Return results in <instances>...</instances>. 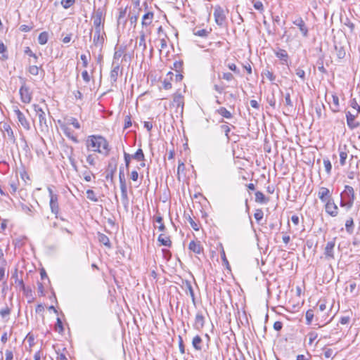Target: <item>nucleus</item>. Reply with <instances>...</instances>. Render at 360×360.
Segmentation results:
<instances>
[{"mask_svg": "<svg viewBox=\"0 0 360 360\" xmlns=\"http://www.w3.org/2000/svg\"><path fill=\"white\" fill-rule=\"evenodd\" d=\"M88 150L108 155L110 150L108 141L103 136L98 135L89 136L86 141Z\"/></svg>", "mask_w": 360, "mask_h": 360, "instance_id": "1", "label": "nucleus"}, {"mask_svg": "<svg viewBox=\"0 0 360 360\" xmlns=\"http://www.w3.org/2000/svg\"><path fill=\"white\" fill-rule=\"evenodd\" d=\"M106 3L103 7H99L92 14L91 19L93 20L94 28H104L105 15H106Z\"/></svg>", "mask_w": 360, "mask_h": 360, "instance_id": "2", "label": "nucleus"}, {"mask_svg": "<svg viewBox=\"0 0 360 360\" xmlns=\"http://www.w3.org/2000/svg\"><path fill=\"white\" fill-rule=\"evenodd\" d=\"M341 196L342 200L340 202V205L342 207H347L348 209L351 208L354 200V188L350 186H345V190L342 193Z\"/></svg>", "mask_w": 360, "mask_h": 360, "instance_id": "3", "label": "nucleus"}, {"mask_svg": "<svg viewBox=\"0 0 360 360\" xmlns=\"http://www.w3.org/2000/svg\"><path fill=\"white\" fill-rule=\"evenodd\" d=\"M32 108L38 117L41 131L47 130L48 124L44 110L38 104H33Z\"/></svg>", "mask_w": 360, "mask_h": 360, "instance_id": "4", "label": "nucleus"}, {"mask_svg": "<svg viewBox=\"0 0 360 360\" xmlns=\"http://www.w3.org/2000/svg\"><path fill=\"white\" fill-rule=\"evenodd\" d=\"M93 44L95 46L102 48L106 37L104 28H94Z\"/></svg>", "mask_w": 360, "mask_h": 360, "instance_id": "5", "label": "nucleus"}, {"mask_svg": "<svg viewBox=\"0 0 360 360\" xmlns=\"http://www.w3.org/2000/svg\"><path fill=\"white\" fill-rule=\"evenodd\" d=\"M21 101L24 103H30L32 101V94L30 88L25 84L21 86L20 91Z\"/></svg>", "mask_w": 360, "mask_h": 360, "instance_id": "6", "label": "nucleus"}, {"mask_svg": "<svg viewBox=\"0 0 360 360\" xmlns=\"http://www.w3.org/2000/svg\"><path fill=\"white\" fill-rule=\"evenodd\" d=\"M49 196H50V208L51 212L55 214H58L59 212V205H58V195L55 193H53L51 188H48Z\"/></svg>", "mask_w": 360, "mask_h": 360, "instance_id": "7", "label": "nucleus"}, {"mask_svg": "<svg viewBox=\"0 0 360 360\" xmlns=\"http://www.w3.org/2000/svg\"><path fill=\"white\" fill-rule=\"evenodd\" d=\"M172 105L176 108V112L183 113L184 102V97L181 94L176 93L174 94Z\"/></svg>", "mask_w": 360, "mask_h": 360, "instance_id": "8", "label": "nucleus"}, {"mask_svg": "<svg viewBox=\"0 0 360 360\" xmlns=\"http://www.w3.org/2000/svg\"><path fill=\"white\" fill-rule=\"evenodd\" d=\"M214 17L215 22L218 25H222L224 24L226 19V16L224 14V9L221 6H215L214 11Z\"/></svg>", "mask_w": 360, "mask_h": 360, "instance_id": "9", "label": "nucleus"}, {"mask_svg": "<svg viewBox=\"0 0 360 360\" xmlns=\"http://www.w3.org/2000/svg\"><path fill=\"white\" fill-rule=\"evenodd\" d=\"M14 112H15V115L17 116L18 120L20 122V124H21V126L26 130H30V123L27 121V120L26 119L24 114L18 108L14 110Z\"/></svg>", "mask_w": 360, "mask_h": 360, "instance_id": "10", "label": "nucleus"}, {"mask_svg": "<svg viewBox=\"0 0 360 360\" xmlns=\"http://www.w3.org/2000/svg\"><path fill=\"white\" fill-rule=\"evenodd\" d=\"M318 196L323 202H326L331 200V193L330 190L326 187H321L319 188Z\"/></svg>", "mask_w": 360, "mask_h": 360, "instance_id": "11", "label": "nucleus"}, {"mask_svg": "<svg viewBox=\"0 0 360 360\" xmlns=\"http://www.w3.org/2000/svg\"><path fill=\"white\" fill-rule=\"evenodd\" d=\"M326 212L332 217H336L338 214V207L331 200L326 202Z\"/></svg>", "mask_w": 360, "mask_h": 360, "instance_id": "12", "label": "nucleus"}, {"mask_svg": "<svg viewBox=\"0 0 360 360\" xmlns=\"http://www.w3.org/2000/svg\"><path fill=\"white\" fill-rule=\"evenodd\" d=\"M117 159L115 158H112L108 163L107 168V175L106 178H112L114 174L117 170Z\"/></svg>", "mask_w": 360, "mask_h": 360, "instance_id": "13", "label": "nucleus"}, {"mask_svg": "<svg viewBox=\"0 0 360 360\" xmlns=\"http://www.w3.org/2000/svg\"><path fill=\"white\" fill-rule=\"evenodd\" d=\"M188 249L196 255H200L203 252V248L200 241L191 240L189 243Z\"/></svg>", "mask_w": 360, "mask_h": 360, "instance_id": "14", "label": "nucleus"}, {"mask_svg": "<svg viewBox=\"0 0 360 360\" xmlns=\"http://www.w3.org/2000/svg\"><path fill=\"white\" fill-rule=\"evenodd\" d=\"M356 115L352 114L350 112L346 113L347 123L351 129H354L359 127V123L355 121Z\"/></svg>", "mask_w": 360, "mask_h": 360, "instance_id": "15", "label": "nucleus"}, {"mask_svg": "<svg viewBox=\"0 0 360 360\" xmlns=\"http://www.w3.org/2000/svg\"><path fill=\"white\" fill-rule=\"evenodd\" d=\"M293 24L297 26L304 37L308 36V29L305 25L304 20L301 18H298L293 21Z\"/></svg>", "mask_w": 360, "mask_h": 360, "instance_id": "16", "label": "nucleus"}, {"mask_svg": "<svg viewBox=\"0 0 360 360\" xmlns=\"http://www.w3.org/2000/svg\"><path fill=\"white\" fill-rule=\"evenodd\" d=\"M120 69V64L118 63L112 62V69L110 72V82L112 83L117 82V79L119 76Z\"/></svg>", "mask_w": 360, "mask_h": 360, "instance_id": "17", "label": "nucleus"}, {"mask_svg": "<svg viewBox=\"0 0 360 360\" xmlns=\"http://www.w3.org/2000/svg\"><path fill=\"white\" fill-rule=\"evenodd\" d=\"M275 55L281 60L283 65H288L289 56L285 50L280 49L275 52Z\"/></svg>", "mask_w": 360, "mask_h": 360, "instance_id": "18", "label": "nucleus"}, {"mask_svg": "<svg viewBox=\"0 0 360 360\" xmlns=\"http://www.w3.org/2000/svg\"><path fill=\"white\" fill-rule=\"evenodd\" d=\"M205 324V318L202 313L198 312L195 315V322L193 326L197 330H200L203 328Z\"/></svg>", "mask_w": 360, "mask_h": 360, "instance_id": "19", "label": "nucleus"}, {"mask_svg": "<svg viewBox=\"0 0 360 360\" xmlns=\"http://www.w3.org/2000/svg\"><path fill=\"white\" fill-rule=\"evenodd\" d=\"M335 247V242L333 241H329L327 243L326 246L325 248V256L327 259H333L334 258V254H333V250Z\"/></svg>", "mask_w": 360, "mask_h": 360, "instance_id": "20", "label": "nucleus"}, {"mask_svg": "<svg viewBox=\"0 0 360 360\" xmlns=\"http://www.w3.org/2000/svg\"><path fill=\"white\" fill-rule=\"evenodd\" d=\"M184 285L186 293L188 294L191 296L193 302L195 303V294L191 282L188 281H186L185 282H184Z\"/></svg>", "mask_w": 360, "mask_h": 360, "instance_id": "21", "label": "nucleus"}, {"mask_svg": "<svg viewBox=\"0 0 360 360\" xmlns=\"http://www.w3.org/2000/svg\"><path fill=\"white\" fill-rule=\"evenodd\" d=\"M147 34H150V31L148 30H144L143 29L140 32V36H139V46H142L143 51H145L146 49V35Z\"/></svg>", "mask_w": 360, "mask_h": 360, "instance_id": "22", "label": "nucleus"}, {"mask_svg": "<svg viewBox=\"0 0 360 360\" xmlns=\"http://www.w3.org/2000/svg\"><path fill=\"white\" fill-rule=\"evenodd\" d=\"M153 19V13L152 12H148L146 13L142 18V26L143 27H147L150 25L152 23Z\"/></svg>", "mask_w": 360, "mask_h": 360, "instance_id": "23", "label": "nucleus"}, {"mask_svg": "<svg viewBox=\"0 0 360 360\" xmlns=\"http://www.w3.org/2000/svg\"><path fill=\"white\" fill-rule=\"evenodd\" d=\"M158 241L160 243L161 245H165L167 247H170L172 245V240H170V238L162 233L158 236Z\"/></svg>", "mask_w": 360, "mask_h": 360, "instance_id": "24", "label": "nucleus"}, {"mask_svg": "<svg viewBox=\"0 0 360 360\" xmlns=\"http://www.w3.org/2000/svg\"><path fill=\"white\" fill-rule=\"evenodd\" d=\"M202 340L199 335H195L192 340V345L194 349L197 351L202 349Z\"/></svg>", "mask_w": 360, "mask_h": 360, "instance_id": "25", "label": "nucleus"}, {"mask_svg": "<svg viewBox=\"0 0 360 360\" xmlns=\"http://www.w3.org/2000/svg\"><path fill=\"white\" fill-rule=\"evenodd\" d=\"M255 201L258 203L264 204L269 201V198H266L262 192L257 191L255 193Z\"/></svg>", "mask_w": 360, "mask_h": 360, "instance_id": "26", "label": "nucleus"}, {"mask_svg": "<svg viewBox=\"0 0 360 360\" xmlns=\"http://www.w3.org/2000/svg\"><path fill=\"white\" fill-rule=\"evenodd\" d=\"M44 73V70L41 67H38L37 65H30L28 68V72L34 76H37L39 75V72Z\"/></svg>", "mask_w": 360, "mask_h": 360, "instance_id": "27", "label": "nucleus"}, {"mask_svg": "<svg viewBox=\"0 0 360 360\" xmlns=\"http://www.w3.org/2000/svg\"><path fill=\"white\" fill-rule=\"evenodd\" d=\"M216 112L221 115L222 117L230 119L232 117V115L230 111H229L226 108L221 107L216 110Z\"/></svg>", "mask_w": 360, "mask_h": 360, "instance_id": "28", "label": "nucleus"}, {"mask_svg": "<svg viewBox=\"0 0 360 360\" xmlns=\"http://www.w3.org/2000/svg\"><path fill=\"white\" fill-rule=\"evenodd\" d=\"M49 39V34L46 32H42L38 37V42L41 45H44L47 43Z\"/></svg>", "mask_w": 360, "mask_h": 360, "instance_id": "29", "label": "nucleus"}, {"mask_svg": "<svg viewBox=\"0 0 360 360\" xmlns=\"http://www.w3.org/2000/svg\"><path fill=\"white\" fill-rule=\"evenodd\" d=\"M193 34L201 37H207L208 34L210 33V31H207L205 29H198L195 28L193 29Z\"/></svg>", "mask_w": 360, "mask_h": 360, "instance_id": "30", "label": "nucleus"}, {"mask_svg": "<svg viewBox=\"0 0 360 360\" xmlns=\"http://www.w3.org/2000/svg\"><path fill=\"white\" fill-rule=\"evenodd\" d=\"M131 157L133 159H135L138 161H144L145 160V155L142 150V149L139 148L137 150V151L134 154L131 155Z\"/></svg>", "mask_w": 360, "mask_h": 360, "instance_id": "31", "label": "nucleus"}, {"mask_svg": "<svg viewBox=\"0 0 360 360\" xmlns=\"http://www.w3.org/2000/svg\"><path fill=\"white\" fill-rule=\"evenodd\" d=\"M98 240L103 243L105 246L110 248V243L108 237L103 233L98 234Z\"/></svg>", "mask_w": 360, "mask_h": 360, "instance_id": "32", "label": "nucleus"}, {"mask_svg": "<svg viewBox=\"0 0 360 360\" xmlns=\"http://www.w3.org/2000/svg\"><path fill=\"white\" fill-rule=\"evenodd\" d=\"M154 220L156 223L159 224L158 229L160 231H164L165 230V226L162 222V217L160 215H157L154 217Z\"/></svg>", "mask_w": 360, "mask_h": 360, "instance_id": "33", "label": "nucleus"}, {"mask_svg": "<svg viewBox=\"0 0 360 360\" xmlns=\"http://www.w3.org/2000/svg\"><path fill=\"white\" fill-rule=\"evenodd\" d=\"M13 278H15V283L17 285V286L20 289L22 290L24 292L26 290V288L24 285L22 279H19L18 277V274H15L13 276Z\"/></svg>", "mask_w": 360, "mask_h": 360, "instance_id": "34", "label": "nucleus"}, {"mask_svg": "<svg viewBox=\"0 0 360 360\" xmlns=\"http://www.w3.org/2000/svg\"><path fill=\"white\" fill-rule=\"evenodd\" d=\"M335 49L337 52V56L339 58H343L345 56V51L342 46L335 45Z\"/></svg>", "mask_w": 360, "mask_h": 360, "instance_id": "35", "label": "nucleus"}, {"mask_svg": "<svg viewBox=\"0 0 360 360\" xmlns=\"http://www.w3.org/2000/svg\"><path fill=\"white\" fill-rule=\"evenodd\" d=\"M354 221L352 218H349L346 221L345 227L348 233H352L353 232Z\"/></svg>", "mask_w": 360, "mask_h": 360, "instance_id": "36", "label": "nucleus"}, {"mask_svg": "<svg viewBox=\"0 0 360 360\" xmlns=\"http://www.w3.org/2000/svg\"><path fill=\"white\" fill-rule=\"evenodd\" d=\"M61 127H62V129H63V131H64L65 134V135H66L69 139H70L71 140H72L75 143H77V142H78L77 139L75 136H74L71 135V133L69 131V129H68L67 127H65V126H62Z\"/></svg>", "mask_w": 360, "mask_h": 360, "instance_id": "37", "label": "nucleus"}, {"mask_svg": "<svg viewBox=\"0 0 360 360\" xmlns=\"http://www.w3.org/2000/svg\"><path fill=\"white\" fill-rule=\"evenodd\" d=\"M68 124H71L72 125L75 129H80L81 126H80V124L79 123L78 120L75 118V117H70L68 120V122H67Z\"/></svg>", "mask_w": 360, "mask_h": 360, "instance_id": "38", "label": "nucleus"}, {"mask_svg": "<svg viewBox=\"0 0 360 360\" xmlns=\"http://www.w3.org/2000/svg\"><path fill=\"white\" fill-rule=\"evenodd\" d=\"M254 217H255V219H256L257 222L259 223L264 217L263 211L261 209L256 210Z\"/></svg>", "mask_w": 360, "mask_h": 360, "instance_id": "39", "label": "nucleus"}, {"mask_svg": "<svg viewBox=\"0 0 360 360\" xmlns=\"http://www.w3.org/2000/svg\"><path fill=\"white\" fill-rule=\"evenodd\" d=\"M86 196L87 198L91 200L93 202H97L98 198L96 196V193L93 190L89 189L86 191Z\"/></svg>", "mask_w": 360, "mask_h": 360, "instance_id": "40", "label": "nucleus"}, {"mask_svg": "<svg viewBox=\"0 0 360 360\" xmlns=\"http://www.w3.org/2000/svg\"><path fill=\"white\" fill-rule=\"evenodd\" d=\"M124 52V49L122 48L117 50L114 53L113 62L116 63L115 60H119L123 56Z\"/></svg>", "mask_w": 360, "mask_h": 360, "instance_id": "41", "label": "nucleus"}, {"mask_svg": "<svg viewBox=\"0 0 360 360\" xmlns=\"http://www.w3.org/2000/svg\"><path fill=\"white\" fill-rule=\"evenodd\" d=\"M75 1V0H62L61 5L64 8L67 9L72 6Z\"/></svg>", "mask_w": 360, "mask_h": 360, "instance_id": "42", "label": "nucleus"}, {"mask_svg": "<svg viewBox=\"0 0 360 360\" xmlns=\"http://www.w3.org/2000/svg\"><path fill=\"white\" fill-rule=\"evenodd\" d=\"M264 75H265V77L269 79L270 81L273 82L275 80V78L276 77L274 75L273 72H271L270 70H265L263 73H262Z\"/></svg>", "mask_w": 360, "mask_h": 360, "instance_id": "43", "label": "nucleus"}, {"mask_svg": "<svg viewBox=\"0 0 360 360\" xmlns=\"http://www.w3.org/2000/svg\"><path fill=\"white\" fill-rule=\"evenodd\" d=\"M55 329L58 333H61L63 331V323L60 318H57V321H56V323L55 326Z\"/></svg>", "mask_w": 360, "mask_h": 360, "instance_id": "44", "label": "nucleus"}, {"mask_svg": "<svg viewBox=\"0 0 360 360\" xmlns=\"http://www.w3.org/2000/svg\"><path fill=\"white\" fill-rule=\"evenodd\" d=\"M119 180H120V185H125L126 184L124 169L122 167H120V169Z\"/></svg>", "mask_w": 360, "mask_h": 360, "instance_id": "45", "label": "nucleus"}, {"mask_svg": "<svg viewBox=\"0 0 360 360\" xmlns=\"http://www.w3.org/2000/svg\"><path fill=\"white\" fill-rule=\"evenodd\" d=\"M323 165L325 167L326 172L329 174L330 173L331 169H332V165L330 163V161L328 159H324L323 160Z\"/></svg>", "mask_w": 360, "mask_h": 360, "instance_id": "46", "label": "nucleus"}, {"mask_svg": "<svg viewBox=\"0 0 360 360\" xmlns=\"http://www.w3.org/2000/svg\"><path fill=\"white\" fill-rule=\"evenodd\" d=\"M335 356L334 352L330 348H326L324 349V356L327 359L328 358H333Z\"/></svg>", "mask_w": 360, "mask_h": 360, "instance_id": "47", "label": "nucleus"}, {"mask_svg": "<svg viewBox=\"0 0 360 360\" xmlns=\"http://www.w3.org/2000/svg\"><path fill=\"white\" fill-rule=\"evenodd\" d=\"M24 52L25 54L28 55L29 56L34 58V63H37L38 57L35 53H34L32 51V50L30 49V47H26Z\"/></svg>", "mask_w": 360, "mask_h": 360, "instance_id": "48", "label": "nucleus"}, {"mask_svg": "<svg viewBox=\"0 0 360 360\" xmlns=\"http://www.w3.org/2000/svg\"><path fill=\"white\" fill-rule=\"evenodd\" d=\"M347 154L346 152L341 151L340 153V163L342 166L345 165Z\"/></svg>", "mask_w": 360, "mask_h": 360, "instance_id": "49", "label": "nucleus"}, {"mask_svg": "<svg viewBox=\"0 0 360 360\" xmlns=\"http://www.w3.org/2000/svg\"><path fill=\"white\" fill-rule=\"evenodd\" d=\"M220 127H221V131L224 132L227 140L229 141L230 137L229 136V133L230 132V130H231L230 127L228 125H225V124L221 125Z\"/></svg>", "mask_w": 360, "mask_h": 360, "instance_id": "50", "label": "nucleus"}, {"mask_svg": "<svg viewBox=\"0 0 360 360\" xmlns=\"http://www.w3.org/2000/svg\"><path fill=\"white\" fill-rule=\"evenodd\" d=\"M6 51V47L2 41H0V53H2L1 58L7 59L8 56L5 54Z\"/></svg>", "mask_w": 360, "mask_h": 360, "instance_id": "51", "label": "nucleus"}, {"mask_svg": "<svg viewBox=\"0 0 360 360\" xmlns=\"http://www.w3.org/2000/svg\"><path fill=\"white\" fill-rule=\"evenodd\" d=\"M92 176H94V174L89 171L85 170L83 172L84 179L87 182H89L91 181Z\"/></svg>", "mask_w": 360, "mask_h": 360, "instance_id": "52", "label": "nucleus"}, {"mask_svg": "<svg viewBox=\"0 0 360 360\" xmlns=\"http://www.w3.org/2000/svg\"><path fill=\"white\" fill-rule=\"evenodd\" d=\"M162 252L164 259L167 261H169L172 257L171 252L167 249H162Z\"/></svg>", "mask_w": 360, "mask_h": 360, "instance_id": "53", "label": "nucleus"}, {"mask_svg": "<svg viewBox=\"0 0 360 360\" xmlns=\"http://www.w3.org/2000/svg\"><path fill=\"white\" fill-rule=\"evenodd\" d=\"M10 191L11 193H15L18 189V185L15 181H11L9 182Z\"/></svg>", "mask_w": 360, "mask_h": 360, "instance_id": "54", "label": "nucleus"}, {"mask_svg": "<svg viewBox=\"0 0 360 360\" xmlns=\"http://www.w3.org/2000/svg\"><path fill=\"white\" fill-rule=\"evenodd\" d=\"M131 124H132V123H131V116L127 115L124 118V129H128L129 127H130L131 126Z\"/></svg>", "mask_w": 360, "mask_h": 360, "instance_id": "55", "label": "nucleus"}, {"mask_svg": "<svg viewBox=\"0 0 360 360\" xmlns=\"http://www.w3.org/2000/svg\"><path fill=\"white\" fill-rule=\"evenodd\" d=\"M120 190L122 199L128 198L127 185H120Z\"/></svg>", "mask_w": 360, "mask_h": 360, "instance_id": "56", "label": "nucleus"}, {"mask_svg": "<svg viewBox=\"0 0 360 360\" xmlns=\"http://www.w3.org/2000/svg\"><path fill=\"white\" fill-rule=\"evenodd\" d=\"M124 162H125L126 167H127V169H128L129 166V163H130L131 159L132 158L131 155H129L127 153L124 152Z\"/></svg>", "mask_w": 360, "mask_h": 360, "instance_id": "57", "label": "nucleus"}, {"mask_svg": "<svg viewBox=\"0 0 360 360\" xmlns=\"http://www.w3.org/2000/svg\"><path fill=\"white\" fill-rule=\"evenodd\" d=\"M21 209L22 210L26 213L28 215H32V209L30 206L25 205V204H22L21 205Z\"/></svg>", "mask_w": 360, "mask_h": 360, "instance_id": "58", "label": "nucleus"}, {"mask_svg": "<svg viewBox=\"0 0 360 360\" xmlns=\"http://www.w3.org/2000/svg\"><path fill=\"white\" fill-rule=\"evenodd\" d=\"M313 317H314V314H313L312 310H308L306 313V320H307V324L311 323V322L313 319Z\"/></svg>", "mask_w": 360, "mask_h": 360, "instance_id": "59", "label": "nucleus"}, {"mask_svg": "<svg viewBox=\"0 0 360 360\" xmlns=\"http://www.w3.org/2000/svg\"><path fill=\"white\" fill-rule=\"evenodd\" d=\"M285 105L288 106V107H290V108H292L293 106V104H292V102L290 99V95L289 93H287L285 96Z\"/></svg>", "mask_w": 360, "mask_h": 360, "instance_id": "60", "label": "nucleus"}, {"mask_svg": "<svg viewBox=\"0 0 360 360\" xmlns=\"http://www.w3.org/2000/svg\"><path fill=\"white\" fill-rule=\"evenodd\" d=\"M311 356V354L307 352L306 355L304 354H299L296 357V360H310Z\"/></svg>", "mask_w": 360, "mask_h": 360, "instance_id": "61", "label": "nucleus"}, {"mask_svg": "<svg viewBox=\"0 0 360 360\" xmlns=\"http://www.w3.org/2000/svg\"><path fill=\"white\" fill-rule=\"evenodd\" d=\"M86 162L91 166H95L96 165L95 158L91 154L87 155Z\"/></svg>", "mask_w": 360, "mask_h": 360, "instance_id": "62", "label": "nucleus"}, {"mask_svg": "<svg viewBox=\"0 0 360 360\" xmlns=\"http://www.w3.org/2000/svg\"><path fill=\"white\" fill-rule=\"evenodd\" d=\"M179 347L180 352L183 354L185 353V347L184 345L183 339L181 336H179Z\"/></svg>", "mask_w": 360, "mask_h": 360, "instance_id": "63", "label": "nucleus"}, {"mask_svg": "<svg viewBox=\"0 0 360 360\" xmlns=\"http://www.w3.org/2000/svg\"><path fill=\"white\" fill-rule=\"evenodd\" d=\"M188 221L191 224V226L195 230V231H198L199 230V226L198 224L195 222L193 221V219L191 217H188Z\"/></svg>", "mask_w": 360, "mask_h": 360, "instance_id": "64", "label": "nucleus"}]
</instances>
